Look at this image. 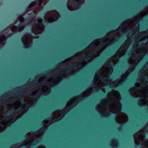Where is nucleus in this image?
<instances>
[{
	"mask_svg": "<svg viewBox=\"0 0 148 148\" xmlns=\"http://www.w3.org/2000/svg\"><path fill=\"white\" fill-rule=\"evenodd\" d=\"M140 21V13L131 19L124 21L116 29L108 32L104 38L95 39L83 51L75 54L74 56L77 58L75 62L71 63L73 58H70L58 65H86L87 63L99 56L103 50L98 48L97 47L99 44H106L104 47L105 48L117 40V38L120 37L121 34L131 31L132 33V36L130 37V33L128 34L127 39L120 47L115 55L109 58L104 64L115 65L119 59L125 54L131 43L132 41V36L138 33L139 34L138 38H140V32L139 33Z\"/></svg>",
	"mask_w": 148,
	"mask_h": 148,
	"instance_id": "f257e3e1",
	"label": "nucleus"
},
{
	"mask_svg": "<svg viewBox=\"0 0 148 148\" xmlns=\"http://www.w3.org/2000/svg\"><path fill=\"white\" fill-rule=\"evenodd\" d=\"M108 95L111 97L112 99L110 100H108L107 99H102L100 104L97 106V111L106 116H109V114H106L109 112L118 114V116L116 119V120L120 124L123 123L127 121L128 120L127 115L120 112L121 110V104L119 101L121 99L119 92L118 91L114 90L109 92Z\"/></svg>",
	"mask_w": 148,
	"mask_h": 148,
	"instance_id": "f03ea898",
	"label": "nucleus"
},
{
	"mask_svg": "<svg viewBox=\"0 0 148 148\" xmlns=\"http://www.w3.org/2000/svg\"><path fill=\"white\" fill-rule=\"evenodd\" d=\"M108 66L105 67L104 69L102 70L101 73L99 74L96 73L94 77V82L93 83L95 87H92L87 89L86 91L83 92L81 96H77L71 99L66 104V106H72L77 103V101L80 98V97H86L90 95L92 92L97 90L98 87L102 88L105 85H107L108 84V76L111 74L113 71V69L112 65H105Z\"/></svg>",
	"mask_w": 148,
	"mask_h": 148,
	"instance_id": "7ed1b4c3",
	"label": "nucleus"
},
{
	"mask_svg": "<svg viewBox=\"0 0 148 148\" xmlns=\"http://www.w3.org/2000/svg\"><path fill=\"white\" fill-rule=\"evenodd\" d=\"M138 42L134 43L133 45V49L135 51L136 54H132L129 58L128 61L130 65H137L144 56L147 53L148 50V43H143L139 47Z\"/></svg>",
	"mask_w": 148,
	"mask_h": 148,
	"instance_id": "20e7f679",
	"label": "nucleus"
},
{
	"mask_svg": "<svg viewBox=\"0 0 148 148\" xmlns=\"http://www.w3.org/2000/svg\"><path fill=\"white\" fill-rule=\"evenodd\" d=\"M129 91L133 96L141 98L138 101V103L140 106L148 105V97L146 91L143 90L140 91L139 88L136 86L135 87L130 89Z\"/></svg>",
	"mask_w": 148,
	"mask_h": 148,
	"instance_id": "39448f33",
	"label": "nucleus"
},
{
	"mask_svg": "<svg viewBox=\"0 0 148 148\" xmlns=\"http://www.w3.org/2000/svg\"><path fill=\"white\" fill-rule=\"evenodd\" d=\"M42 19L39 18L36 20V22L33 25L32 28V31L35 34H39L42 33L44 31L45 27L42 23Z\"/></svg>",
	"mask_w": 148,
	"mask_h": 148,
	"instance_id": "423d86ee",
	"label": "nucleus"
},
{
	"mask_svg": "<svg viewBox=\"0 0 148 148\" xmlns=\"http://www.w3.org/2000/svg\"><path fill=\"white\" fill-rule=\"evenodd\" d=\"M37 132H32L30 134L26 136V140L23 143L21 146H26L30 147L32 144H34V142L36 141L38 137L37 135Z\"/></svg>",
	"mask_w": 148,
	"mask_h": 148,
	"instance_id": "0eeeda50",
	"label": "nucleus"
},
{
	"mask_svg": "<svg viewBox=\"0 0 148 148\" xmlns=\"http://www.w3.org/2000/svg\"><path fill=\"white\" fill-rule=\"evenodd\" d=\"M60 15L55 10L50 11L47 12L45 15L44 18L45 21L52 22L57 21L60 17Z\"/></svg>",
	"mask_w": 148,
	"mask_h": 148,
	"instance_id": "6e6552de",
	"label": "nucleus"
},
{
	"mask_svg": "<svg viewBox=\"0 0 148 148\" xmlns=\"http://www.w3.org/2000/svg\"><path fill=\"white\" fill-rule=\"evenodd\" d=\"M32 36L29 34H25L23 37L22 40L26 48L30 47L32 43Z\"/></svg>",
	"mask_w": 148,
	"mask_h": 148,
	"instance_id": "1a4fd4ad",
	"label": "nucleus"
},
{
	"mask_svg": "<svg viewBox=\"0 0 148 148\" xmlns=\"http://www.w3.org/2000/svg\"><path fill=\"white\" fill-rule=\"evenodd\" d=\"M73 2H75L76 3H79L81 4H83L84 2V0H72ZM67 6L69 9L70 10H75L77 9L71 6L72 5L71 3L70 0H69L67 3Z\"/></svg>",
	"mask_w": 148,
	"mask_h": 148,
	"instance_id": "9d476101",
	"label": "nucleus"
},
{
	"mask_svg": "<svg viewBox=\"0 0 148 148\" xmlns=\"http://www.w3.org/2000/svg\"><path fill=\"white\" fill-rule=\"evenodd\" d=\"M145 137V135L144 133L140 132H138L134 135V142L136 143V140L137 139H138L141 141H143Z\"/></svg>",
	"mask_w": 148,
	"mask_h": 148,
	"instance_id": "9b49d317",
	"label": "nucleus"
},
{
	"mask_svg": "<svg viewBox=\"0 0 148 148\" xmlns=\"http://www.w3.org/2000/svg\"><path fill=\"white\" fill-rule=\"evenodd\" d=\"M41 91L45 95H47L51 91L50 86H45L41 89Z\"/></svg>",
	"mask_w": 148,
	"mask_h": 148,
	"instance_id": "f8f14e48",
	"label": "nucleus"
},
{
	"mask_svg": "<svg viewBox=\"0 0 148 148\" xmlns=\"http://www.w3.org/2000/svg\"><path fill=\"white\" fill-rule=\"evenodd\" d=\"M128 75V73H126L123 74L122 75V77H121V79H117L116 81V82H118V84L116 86H117L118 85H119L120 83L122 82V81L125 79V78L127 77V76Z\"/></svg>",
	"mask_w": 148,
	"mask_h": 148,
	"instance_id": "ddd939ff",
	"label": "nucleus"
},
{
	"mask_svg": "<svg viewBox=\"0 0 148 148\" xmlns=\"http://www.w3.org/2000/svg\"><path fill=\"white\" fill-rule=\"evenodd\" d=\"M61 112H60L59 114L58 113V114H57V115L56 116V117H57V118L56 120V121H58L60 120L63 117L64 113L63 112V111H61Z\"/></svg>",
	"mask_w": 148,
	"mask_h": 148,
	"instance_id": "4468645a",
	"label": "nucleus"
},
{
	"mask_svg": "<svg viewBox=\"0 0 148 148\" xmlns=\"http://www.w3.org/2000/svg\"><path fill=\"white\" fill-rule=\"evenodd\" d=\"M29 103H25L23 105H22L20 107H19L18 109L21 108L22 109V110H25L27 109L29 106Z\"/></svg>",
	"mask_w": 148,
	"mask_h": 148,
	"instance_id": "2eb2a0df",
	"label": "nucleus"
},
{
	"mask_svg": "<svg viewBox=\"0 0 148 148\" xmlns=\"http://www.w3.org/2000/svg\"><path fill=\"white\" fill-rule=\"evenodd\" d=\"M36 4V1H33L28 6L27 9V10L28 11L32 10L34 6H35Z\"/></svg>",
	"mask_w": 148,
	"mask_h": 148,
	"instance_id": "dca6fc26",
	"label": "nucleus"
},
{
	"mask_svg": "<svg viewBox=\"0 0 148 148\" xmlns=\"http://www.w3.org/2000/svg\"><path fill=\"white\" fill-rule=\"evenodd\" d=\"M61 79V78H57L55 80V81H53V80H52L51 79L49 80L48 81L47 83L48 84H51L52 83H55V82H54L55 81H56L57 82H58L59 80H60Z\"/></svg>",
	"mask_w": 148,
	"mask_h": 148,
	"instance_id": "f3484780",
	"label": "nucleus"
},
{
	"mask_svg": "<svg viewBox=\"0 0 148 148\" xmlns=\"http://www.w3.org/2000/svg\"><path fill=\"white\" fill-rule=\"evenodd\" d=\"M6 39V37L5 36L3 35L0 36V43L1 44L2 42L4 41Z\"/></svg>",
	"mask_w": 148,
	"mask_h": 148,
	"instance_id": "a211bd4d",
	"label": "nucleus"
},
{
	"mask_svg": "<svg viewBox=\"0 0 148 148\" xmlns=\"http://www.w3.org/2000/svg\"><path fill=\"white\" fill-rule=\"evenodd\" d=\"M49 0H39L38 3V6H40L42 3V2L44 1V4H45L47 3Z\"/></svg>",
	"mask_w": 148,
	"mask_h": 148,
	"instance_id": "6ab92c4d",
	"label": "nucleus"
},
{
	"mask_svg": "<svg viewBox=\"0 0 148 148\" xmlns=\"http://www.w3.org/2000/svg\"><path fill=\"white\" fill-rule=\"evenodd\" d=\"M146 38H147L148 40V36H144V37H142L140 39V40H139V41H137L135 43H136V42H139V44L140 45V44L139 43V42H141V41H142L144 40Z\"/></svg>",
	"mask_w": 148,
	"mask_h": 148,
	"instance_id": "aec40b11",
	"label": "nucleus"
},
{
	"mask_svg": "<svg viewBox=\"0 0 148 148\" xmlns=\"http://www.w3.org/2000/svg\"><path fill=\"white\" fill-rule=\"evenodd\" d=\"M18 27L15 26H13L11 27V30L12 32L16 31L18 30Z\"/></svg>",
	"mask_w": 148,
	"mask_h": 148,
	"instance_id": "412c9836",
	"label": "nucleus"
},
{
	"mask_svg": "<svg viewBox=\"0 0 148 148\" xmlns=\"http://www.w3.org/2000/svg\"><path fill=\"white\" fill-rule=\"evenodd\" d=\"M144 144L143 148H148V141H145Z\"/></svg>",
	"mask_w": 148,
	"mask_h": 148,
	"instance_id": "4be33fe9",
	"label": "nucleus"
},
{
	"mask_svg": "<svg viewBox=\"0 0 148 148\" xmlns=\"http://www.w3.org/2000/svg\"><path fill=\"white\" fill-rule=\"evenodd\" d=\"M18 19L20 22H23L24 20V18L22 16H19L18 17Z\"/></svg>",
	"mask_w": 148,
	"mask_h": 148,
	"instance_id": "5701e85b",
	"label": "nucleus"
},
{
	"mask_svg": "<svg viewBox=\"0 0 148 148\" xmlns=\"http://www.w3.org/2000/svg\"><path fill=\"white\" fill-rule=\"evenodd\" d=\"M114 143H112L111 144V145L113 147H115L117 145V142L115 140H114Z\"/></svg>",
	"mask_w": 148,
	"mask_h": 148,
	"instance_id": "b1692460",
	"label": "nucleus"
},
{
	"mask_svg": "<svg viewBox=\"0 0 148 148\" xmlns=\"http://www.w3.org/2000/svg\"><path fill=\"white\" fill-rule=\"evenodd\" d=\"M49 121L48 120H45L44 121V125H47L49 124Z\"/></svg>",
	"mask_w": 148,
	"mask_h": 148,
	"instance_id": "393cba45",
	"label": "nucleus"
},
{
	"mask_svg": "<svg viewBox=\"0 0 148 148\" xmlns=\"http://www.w3.org/2000/svg\"><path fill=\"white\" fill-rule=\"evenodd\" d=\"M24 28V26H22L21 27H19L18 30V32H21L23 30Z\"/></svg>",
	"mask_w": 148,
	"mask_h": 148,
	"instance_id": "a878e982",
	"label": "nucleus"
},
{
	"mask_svg": "<svg viewBox=\"0 0 148 148\" xmlns=\"http://www.w3.org/2000/svg\"><path fill=\"white\" fill-rule=\"evenodd\" d=\"M37 148H45V147L43 146L42 145L38 147Z\"/></svg>",
	"mask_w": 148,
	"mask_h": 148,
	"instance_id": "bb28decb",
	"label": "nucleus"
},
{
	"mask_svg": "<svg viewBox=\"0 0 148 148\" xmlns=\"http://www.w3.org/2000/svg\"><path fill=\"white\" fill-rule=\"evenodd\" d=\"M53 114H51V116L52 117H53Z\"/></svg>",
	"mask_w": 148,
	"mask_h": 148,
	"instance_id": "cd10ccee",
	"label": "nucleus"
}]
</instances>
